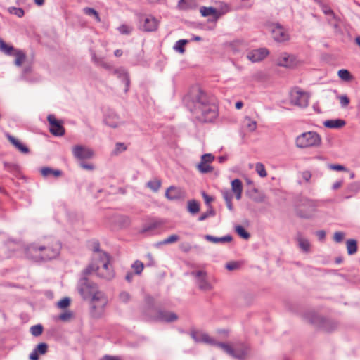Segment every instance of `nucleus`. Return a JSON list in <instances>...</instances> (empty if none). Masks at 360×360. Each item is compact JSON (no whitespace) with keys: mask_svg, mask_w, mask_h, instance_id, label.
Instances as JSON below:
<instances>
[{"mask_svg":"<svg viewBox=\"0 0 360 360\" xmlns=\"http://www.w3.org/2000/svg\"><path fill=\"white\" fill-rule=\"evenodd\" d=\"M118 30L122 34H129L131 33L132 28L127 25H122L118 27Z\"/></svg>","mask_w":360,"mask_h":360,"instance_id":"nucleus-51","label":"nucleus"},{"mask_svg":"<svg viewBox=\"0 0 360 360\" xmlns=\"http://www.w3.org/2000/svg\"><path fill=\"white\" fill-rule=\"evenodd\" d=\"M202 197L205 200V204L208 206V207H210V206H211L210 203L213 200V198L208 195L205 192L202 193Z\"/></svg>","mask_w":360,"mask_h":360,"instance_id":"nucleus-60","label":"nucleus"},{"mask_svg":"<svg viewBox=\"0 0 360 360\" xmlns=\"http://www.w3.org/2000/svg\"><path fill=\"white\" fill-rule=\"evenodd\" d=\"M61 243L53 238L29 244L25 248L27 259L34 262H46L56 259L60 252Z\"/></svg>","mask_w":360,"mask_h":360,"instance_id":"nucleus-3","label":"nucleus"},{"mask_svg":"<svg viewBox=\"0 0 360 360\" xmlns=\"http://www.w3.org/2000/svg\"><path fill=\"white\" fill-rule=\"evenodd\" d=\"M347 250L349 255H353L357 251V242L354 239L347 240Z\"/></svg>","mask_w":360,"mask_h":360,"instance_id":"nucleus-30","label":"nucleus"},{"mask_svg":"<svg viewBox=\"0 0 360 360\" xmlns=\"http://www.w3.org/2000/svg\"><path fill=\"white\" fill-rule=\"evenodd\" d=\"M132 269L134 270V273L136 274H141V272L143 270L144 264L143 262H141L139 260H136L134 262V264L131 266Z\"/></svg>","mask_w":360,"mask_h":360,"instance_id":"nucleus-40","label":"nucleus"},{"mask_svg":"<svg viewBox=\"0 0 360 360\" xmlns=\"http://www.w3.org/2000/svg\"><path fill=\"white\" fill-rule=\"evenodd\" d=\"M103 121L105 124L112 128L117 127L121 122L119 115L112 110L106 111Z\"/></svg>","mask_w":360,"mask_h":360,"instance_id":"nucleus-16","label":"nucleus"},{"mask_svg":"<svg viewBox=\"0 0 360 360\" xmlns=\"http://www.w3.org/2000/svg\"><path fill=\"white\" fill-rule=\"evenodd\" d=\"M186 106L200 122H212L218 117V106L205 92L198 89L185 98Z\"/></svg>","mask_w":360,"mask_h":360,"instance_id":"nucleus-1","label":"nucleus"},{"mask_svg":"<svg viewBox=\"0 0 360 360\" xmlns=\"http://www.w3.org/2000/svg\"><path fill=\"white\" fill-rule=\"evenodd\" d=\"M13 56H15V65L20 67L26 58L25 53L22 50L17 49Z\"/></svg>","mask_w":360,"mask_h":360,"instance_id":"nucleus-28","label":"nucleus"},{"mask_svg":"<svg viewBox=\"0 0 360 360\" xmlns=\"http://www.w3.org/2000/svg\"><path fill=\"white\" fill-rule=\"evenodd\" d=\"M313 323H319L320 327L326 332H332L338 328V323L333 320L326 319L321 317L316 316L312 320Z\"/></svg>","mask_w":360,"mask_h":360,"instance_id":"nucleus-12","label":"nucleus"},{"mask_svg":"<svg viewBox=\"0 0 360 360\" xmlns=\"http://www.w3.org/2000/svg\"><path fill=\"white\" fill-rule=\"evenodd\" d=\"M70 299L68 297H64L57 303V306L60 309H65L66 307H68L70 305Z\"/></svg>","mask_w":360,"mask_h":360,"instance_id":"nucleus-48","label":"nucleus"},{"mask_svg":"<svg viewBox=\"0 0 360 360\" xmlns=\"http://www.w3.org/2000/svg\"><path fill=\"white\" fill-rule=\"evenodd\" d=\"M188 42V40L186 39H180V40H178L174 46V49L180 53H184L185 52V48H184V46Z\"/></svg>","mask_w":360,"mask_h":360,"instance_id":"nucleus-33","label":"nucleus"},{"mask_svg":"<svg viewBox=\"0 0 360 360\" xmlns=\"http://www.w3.org/2000/svg\"><path fill=\"white\" fill-rule=\"evenodd\" d=\"M6 138L21 153L26 154L30 152L29 148L26 146L22 144L20 141H18L11 134H8L6 135Z\"/></svg>","mask_w":360,"mask_h":360,"instance_id":"nucleus-22","label":"nucleus"},{"mask_svg":"<svg viewBox=\"0 0 360 360\" xmlns=\"http://www.w3.org/2000/svg\"><path fill=\"white\" fill-rule=\"evenodd\" d=\"M200 12L201 15L204 17L211 15L212 18L211 19V21H217L220 17V13L213 7L202 6L200 8Z\"/></svg>","mask_w":360,"mask_h":360,"instance_id":"nucleus-19","label":"nucleus"},{"mask_svg":"<svg viewBox=\"0 0 360 360\" xmlns=\"http://www.w3.org/2000/svg\"><path fill=\"white\" fill-rule=\"evenodd\" d=\"M321 10L325 15L331 16L335 20H338V16L335 14L333 11L326 4H322Z\"/></svg>","mask_w":360,"mask_h":360,"instance_id":"nucleus-41","label":"nucleus"},{"mask_svg":"<svg viewBox=\"0 0 360 360\" xmlns=\"http://www.w3.org/2000/svg\"><path fill=\"white\" fill-rule=\"evenodd\" d=\"M255 169L261 177L264 178L267 176V172L265 169L264 165L262 163L257 162L255 165Z\"/></svg>","mask_w":360,"mask_h":360,"instance_id":"nucleus-43","label":"nucleus"},{"mask_svg":"<svg viewBox=\"0 0 360 360\" xmlns=\"http://www.w3.org/2000/svg\"><path fill=\"white\" fill-rule=\"evenodd\" d=\"M10 13L21 18L24 15L25 11L21 8L12 7L9 10Z\"/></svg>","mask_w":360,"mask_h":360,"instance_id":"nucleus-49","label":"nucleus"},{"mask_svg":"<svg viewBox=\"0 0 360 360\" xmlns=\"http://www.w3.org/2000/svg\"><path fill=\"white\" fill-rule=\"evenodd\" d=\"M295 58L292 55H289L287 53H283L281 55L277 60L278 66L290 68L295 65Z\"/></svg>","mask_w":360,"mask_h":360,"instance_id":"nucleus-17","label":"nucleus"},{"mask_svg":"<svg viewBox=\"0 0 360 360\" xmlns=\"http://www.w3.org/2000/svg\"><path fill=\"white\" fill-rule=\"evenodd\" d=\"M95 269L94 264H89L82 272V276L77 283V290L84 299H91L92 312L96 316H100L107 304V299L104 293L98 290L96 283L88 278Z\"/></svg>","mask_w":360,"mask_h":360,"instance_id":"nucleus-2","label":"nucleus"},{"mask_svg":"<svg viewBox=\"0 0 360 360\" xmlns=\"http://www.w3.org/2000/svg\"><path fill=\"white\" fill-rule=\"evenodd\" d=\"M196 280V284L198 287L204 291H208L212 290V286L210 283L207 281V274L203 271H193L191 273Z\"/></svg>","mask_w":360,"mask_h":360,"instance_id":"nucleus-9","label":"nucleus"},{"mask_svg":"<svg viewBox=\"0 0 360 360\" xmlns=\"http://www.w3.org/2000/svg\"><path fill=\"white\" fill-rule=\"evenodd\" d=\"M146 258L148 259V262L146 264L147 266H153L155 265V261L153 259V255L150 253H148L146 255Z\"/></svg>","mask_w":360,"mask_h":360,"instance_id":"nucleus-62","label":"nucleus"},{"mask_svg":"<svg viewBox=\"0 0 360 360\" xmlns=\"http://www.w3.org/2000/svg\"><path fill=\"white\" fill-rule=\"evenodd\" d=\"M316 212V206L313 201L304 200L297 209V214L304 219L311 218Z\"/></svg>","mask_w":360,"mask_h":360,"instance_id":"nucleus-8","label":"nucleus"},{"mask_svg":"<svg viewBox=\"0 0 360 360\" xmlns=\"http://www.w3.org/2000/svg\"><path fill=\"white\" fill-rule=\"evenodd\" d=\"M345 124V121L341 119L328 120L323 122L324 127L330 129H339L344 127Z\"/></svg>","mask_w":360,"mask_h":360,"instance_id":"nucleus-25","label":"nucleus"},{"mask_svg":"<svg viewBox=\"0 0 360 360\" xmlns=\"http://www.w3.org/2000/svg\"><path fill=\"white\" fill-rule=\"evenodd\" d=\"M221 192L226 202L232 200L233 195L229 190L224 189L222 190Z\"/></svg>","mask_w":360,"mask_h":360,"instance_id":"nucleus-54","label":"nucleus"},{"mask_svg":"<svg viewBox=\"0 0 360 360\" xmlns=\"http://www.w3.org/2000/svg\"><path fill=\"white\" fill-rule=\"evenodd\" d=\"M165 196L170 200H181L186 198V192L181 188L172 186L167 189Z\"/></svg>","mask_w":360,"mask_h":360,"instance_id":"nucleus-15","label":"nucleus"},{"mask_svg":"<svg viewBox=\"0 0 360 360\" xmlns=\"http://www.w3.org/2000/svg\"><path fill=\"white\" fill-rule=\"evenodd\" d=\"M158 20L152 17H146L143 20V29L146 32H153L156 30L158 28Z\"/></svg>","mask_w":360,"mask_h":360,"instance_id":"nucleus-20","label":"nucleus"},{"mask_svg":"<svg viewBox=\"0 0 360 360\" xmlns=\"http://www.w3.org/2000/svg\"><path fill=\"white\" fill-rule=\"evenodd\" d=\"M40 172L41 175L46 178L50 176H53L56 178H58L60 176H62L63 172L60 169H54L49 167H44L40 169Z\"/></svg>","mask_w":360,"mask_h":360,"instance_id":"nucleus-24","label":"nucleus"},{"mask_svg":"<svg viewBox=\"0 0 360 360\" xmlns=\"http://www.w3.org/2000/svg\"><path fill=\"white\" fill-rule=\"evenodd\" d=\"M328 167L333 170L336 171H346L347 169L341 165H329Z\"/></svg>","mask_w":360,"mask_h":360,"instance_id":"nucleus-59","label":"nucleus"},{"mask_svg":"<svg viewBox=\"0 0 360 360\" xmlns=\"http://www.w3.org/2000/svg\"><path fill=\"white\" fill-rule=\"evenodd\" d=\"M179 239V236H177L176 234H172V235L169 236V237H167V238L164 239L163 240L159 242L157 244V246L160 245H167V244H169V243H173L176 242Z\"/></svg>","mask_w":360,"mask_h":360,"instance_id":"nucleus-39","label":"nucleus"},{"mask_svg":"<svg viewBox=\"0 0 360 360\" xmlns=\"http://www.w3.org/2000/svg\"><path fill=\"white\" fill-rule=\"evenodd\" d=\"M273 39L277 42H285L290 39L286 30L280 24H276L271 30Z\"/></svg>","mask_w":360,"mask_h":360,"instance_id":"nucleus-10","label":"nucleus"},{"mask_svg":"<svg viewBox=\"0 0 360 360\" xmlns=\"http://www.w3.org/2000/svg\"><path fill=\"white\" fill-rule=\"evenodd\" d=\"M338 99L340 100V105L342 108L347 107L349 103V98L347 95L339 96Z\"/></svg>","mask_w":360,"mask_h":360,"instance_id":"nucleus-52","label":"nucleus"},{"mask_svg":"<svg viewBox=\"0 0 360 360\" xmlns=\"http://www.w3.org/2000/svg\"><path fill=\"white\" fill-rule=\"evenodd\" d=\"M321 143V136L313 131L303 132L295 139V146L298 148L319 147Z\"/></svg>","mask_w":360,"mask_h":360,"instance_id":"nucleus-5","label":"nucleus"},{"mask_svg":"<svg viewBox=\"0 0 360 360\" xmlns=\"http://www.w3.org/2000/svg\"><path fill=\"white\" fill-rule=\"evenodd\" d=\"M188 210L193 214L198 213L200 210L199 203L195 200H189L188 202Z\"/></svg>","mask_w":360,"mask_h":360,"instance_id":"nucleus-32","label":"nucleus"},{"mask_svg":"<svg viewBox=\"0 0 360 360\" xmlns=\"http://www.w3.org/2000/svg\"><path fill=\"white\" fill-rule=\"evenodd\" d=\"M198 169L202 174L212 172L213 171L212 166L202 160H200V162L198 165Z\"/></svg>","mask_w":360,"mask_h":360,"instance_id":"nucleus-34","label":"nucleus"},{"mask_svg":"<svg viewBox=\"0 0 360 360\" xmlns=\"http://www.w3.org/2000/svg\"><path fill=\"white\" fill-rule=\"evenodd\" d=\"M208 210L204 213H202L198 218V220L199 221H204L207 218H208L209 217H211V216H214L215 215V212L214 210H213L212 207V206H210V207H208Z\"/></svg>","mask_w":360,"mask_h":360,"instance_id":"nucleus-45","label":"nucleus"},{"mask_svg":"<svg viewBox=\"0 0 360 360\" xmlns=\"http://www.w3.org/2000/svg\"><path fill=\"white\" fill-rule=\"evenodd\" d=\"M83 11L87 15H93L97 22H101L99 14L94 8L86 7L83 9Z\"/></svg>","mask_w":360,"mask_h":360,"instance_id":"nucleus-35","label":"nucleus"},{"mask_svg":"<svg viewBox=\"0 0 360 360\" xmlns=\"http://www.w3.org/2000/svg\"><path fill=\"white\" fill-rule=\"evenodd\" d=\"M0 50L8 56H13L17 49L13 46L6 44L4 41L0 38Z\"/></svg>","mask_w":360,"mask_h":360,"instance_id":"nucleus-26","label":"nucleus"},{"mask_svg":"<svg viewBox=\"0 0 360 360\" xmlns=\"http://www.w3.org/2000/svg\"><path fill=\"white\" fill-rule=\"evenodd\" d=\"M269 54V51L266 48H259L249 51L247 58L252 63H257L264 60Z\"/></svg>","mask_w":360,"mask_h":360,"instance_id":"nucleus-13","label":"nucleus"},{"mask_svg":"<svg viewBox=\"0 0 360 360\" xmlns=\"http://www.w3.org/2000/svg\"><path fill=\"white\" fill-rule=\"evenodd\" d=\"M160 226V223L155 221H152V222H150L148 224H145L141 232V233H147V232H150V231H153L154 230H155L157 228H158L159 226Z\"/></svg>","mask_w":360,"mask_h":360,"instance_id":"nucleus-31","label":"nucleus"},{"mask_svg":"<svg viewBox=\"0 0 360 360\" xmlns=\"http://www.w3.org/2000/svg\"><path fill=\"white\" fill-rule=\"evenodd\" d=\"M115 73H117L118 75V77L122 78L123 82H124V84L126 85L125 91H127L128 88L129 86V84H130L129 74L124 70H117L115 71Z\"/></svg>","mask_w":360,"mask_h":360,"instance_id":"nucleus-29","label":"nucleus"},{"mask_svg":"<svg viewBox=\"0 0 360 360\" xmlns=\"http://www.w3.org/2000/svg\"><path fill=\"white\" fill-rule=\"evenodd\" d=\"M309 94L298 87L290 91V102L292 105L301 108H305L309 105Z\"/></svg>","mask_w":360,"mask_h":360,"instance_id":"nucleus-7","label":"nucleus"},{"mask_svg":"<svg viewBox=\"0 0 360 360\" xmlns=\"http://www.w3.org/2000/svg\"><path fill=\"white\" fill-rule=\"evenodd\" d=\"M245 120L248 121L246 124V127L248 131H254L257 129V122L252 120L250 117H247Z\"/></svg>","mask_w":360,"mask_h":360,"instance_id":"nucleus-47","label":"nucleus"},{"mask_svg":"<svg viewBox=\"0 0 360 360\" xmlns=\"http://www.w3.org/2000/svg\"><path fill=\"white\" fill-rule=\"evenodd\" d=\"M297 240L299 244V247L305 252H308L310 249V243L307 238L302 236L300 233L297 234Z\"/></svg>","mask_w":360,"mask_h":360,"instance_id":"nucleus-27","label":"nucleus"},{"mask_svg":"<svg viewBox=\"0 0 360 360\" xmlns=\"http://www.w3.org/2000/svg\"><path fill=\"white\" fill-rule=\"evenodd\" d=\"M147 186L153 191L157 192L161 186V181L160 179H154L147 183Z\"/></svg>","mask_w":360,"mask_h":360,"instance_id":"nucleus-37","label":"nucleus"},{"mask_svg":"<svg viewBox=\"0 0 360 360\" xmlns=\"http://www.w3.org/2000/svg\"><path fill=\"white\" fill-rule=\"evenodd\" d=\"M231 191L234 193L236 198L238 200H240L243 192V184L242 181L236 179L231 181Z\"/></svg>","mask_w":360,"mask_h":360,"instance_id":"nucleus-21","label":"nucleus"},{"mask_svg":"<svg viewBox=\"0 0 360 360\" xmlns=\"http://www.w3.org/2000/svg\"><path fill=\"white\" fill-rule=\"evenodd\" d=\"M92 250L94 252L97 253V257L99 258V261L102 260V253H106L100 250V244L98 241L93 243Z\"/></svg>","mask_w":360,"mask_h":360,"instance_id":"nucleus-46","label":"nucleus"},{"mask_svg":"<svg viewBox=\"0 0 360 360\" xmlns=\"http://www.w3.org/2000/svg\"><path fill=\"white\" fill-rule=\"evenodd\" d=\"M204 238L207 241L212 242L213 243H229L233 240L232 236L230 235H226L222 237H216L211 235H205Z\"/></svg>","mask_w":360,"mask_h":360,"instance_id":"nucleus-23","label":"nucleus"},{"mask_svg":"<svg viewBox=\"0 0 360 360\" xmlns=\"http://www.w3.org/2000/svg\"><path fill=\"white\" fill-rule=\"evenodd\" d=\"M157 320L163 322H174L178 319V316L174 313L164 310L158 312Z\"/></svg>","mask_w":360,"mask_h":360,"instance_id":"nucleus-18","label":"nucleus"},{"mask_svg":"<svg viewBox=\"0 0 360 360\" xmlns=\"http://www.w3.org/2000/svg\"><path fill=\"white\" fill-rule=\"evenodd\" d=\"M190 335L195 342H205L207 344L216 345L223 349L229 355L238 359H244L247 354L245 351H237L226 343L217 342L213 338L210 337L208 334L205 333L192 330L190 333Z\"/></svg>","mask_w":360,"mask_h":360,"instance_id":"nucleus-4","label":"nucleus"},{"mask_svg":"<svg viewBox=\"0 0 360 360\" xmlns=\"http://www.w3.org/2000/svg\"><path fill=\"white\" fill-rule=\"evenodd\" d=\"M79 165L82 168L86 170H93L94 169V167L92 164H89L84 162H80Z\"/></svg>","mask_w":360,"mask_h":360,"instance_id":"nucleus-61","label":"nucleus"},{"mask_svg":"<svg viewBox=\"0 0 360 360\" xmlns=\"http://www.w3.org/2000/svg\"><path fill=\"white\" fill-rule=\"evenodd\" d=\"M30 332L33 336L37 337L42 333L43 326L41 324L34 325L30 328Z\"/></svg>","mask_w":360,"mask_h":360,"instance_id":"nucleus-42","label":"nucleus"},{"mask_svg":"<svg viewBox=\"0 0 360 360\" xmlns=\"http://www.w3.org/2000/svg\"><path fill=\"white\" fill-rule=\"evenodd\" d=\"M316 235L317 236L319 240H323L326 237V232L323 230L318 231H316Z\"/></svg>","mask_w":360,"mask_h":360,"instance_id":"nucleus-63","label":"nucleus"},{"mask_svg":"<svg viewBox=\"0 0 360 360\" xmlns=\"http://www.w3.org/2000/svg\"><path fill=\"white\" fill-rule=\"evenodd\" d=\"M240 46L245 47L243 42L240 41H233L231 44V48L233 49V51L235 53L240 51L239 49V47H240Z\"/></svg>","mask_w":360,"mask_h":360,"instance_id":"nucleus-57","label":"nucleus"},{"mask_svg":"<svg viewBox=\"0 0 360 360\" xmlns=\"http://www.w3.org/2000/svg\"><path fill=\"white\" fill-rule=\"evenodd\" d=\"M120 300L123 303H127L131 298L129 292L126 291L121 292L119 295Z\"/></svg>","mask_w":360,"mask_h":360,"instance_id":"nucleus-50","label":"nucleus"},{"mask_svg":"<svg viewBox=\"0 0 360 360\" xmlns=\"http://www.w3.org/2000/svg\"><path fill=\"white\" fill-rule=\"evenodd\" d=\"M72 153L74 156L79 160L89 159L94 155V152L91 149L80 145H77L73 147Z\"/></svg>","mask_w":360,"mask_h":360,"instance_id":"nucleus-14","label":"nucleus"},{"mask_svg":"<svg viewBox=\"0 0 360 360\" xmlns=\"http://www.w3.org/2000/svg\"><path fill=\"white\" fill-rule=\"evenodd\" d=\"M30 360H38L39 359V354L36 352L35 349L30 354Z\"/></svg>","mask_w":360,"mask_h":360,"instance_id":"nucleus-64","label":"nucleus"},{"mask_svg":"<svg viewBox=\"0 0 360 360\" xmlns=\"http://www.w3.org/2000/svg\"><path fill=\"white\" fill-rule=\"evenodd\" d=\"M47 120L50 124V132L57 136H61L65 134V129L61 122L56 119L54 115H49Z\"/></svg>","mask_w":360,"mask_h":360,"instance_id":"nucleus-11","label":"nucleus"},{"mask_svg":"<svg viewBox=\"0 0 360 360\" xmlns=\"http://www.w3.org/2000/svg\"><path fill=\"white\" fill-rule=\"evenodd\" d=\"M100 264H93L95 269L93 273L102 278L110 280L114 277V271L110 268V256L108 253H102V260L99 261Z\"/></svg>","mask_w":360,"mask_h":360,"instance_id":"nucleus-6","label":"nucleus"},{"mask_svg":"<svg viewBox=\"0 0 360 360\" xmlns=\"http://www.w3.org/2000/svg\"><path fill=\"white\" fill-rule=\"evenodd\" d=\"M34 349L39 354H45L48 351V345L45 342H41Z\"/></svg>","mask_w":360,"mask_h":360,"instance_id":"nucleus-44","label":"nucleus"},{"mask_svg":"<svg viewBox=\"0 0 360 360\" xmlns=\"http://www.w3.org/2000/svg\"><path fill=\"white\" fill-rule=\"evenodd\" d=\"M236 232L243 238L248 239L250 237V233L240 225L235 227Z\"/></svg>","mask_w":360,"mask_h":360,"instance_id":"nucleus-38","label":"nucleus"},{"mask_svg":"<svg viewBox=\"0 0 360 360\" xmlns=\"http://www.w3.org/2000/svg\"><path fill=\"white\" fill-rule=\"evenodd\" d=\"M189 2H192L193 0H179L178 2V6L181 9H188L190 8Z\"/></svg>","mask_w":360,"mask_h":360,"instance_id":"nucleus-58","label":"nucleus"},{"mask_svg":"<svg viewBox=\"0 0 360 360\" xmlns=\"http://www.w3.org/2000/svg\"><path fill=\"white\" fill-rule=\"evenodd\" d=\"M72 316H73V314L71 311H66L62 313L61 314H60L59 319L63 321H68L72 317Z\"/></svg>","mask_w":360,"mask_h":360,"instance_id":"nucleus-53","label":"nucleus"},{"mask_svg":"<svg viewBox=\"0 0 360 360\" xmlns=\"http://www.w3.org/2000/svg\"><path fill=\"white\" fill-rule=\"evenodd\" d=\"M339 77L346 82L350 81L352 78L351 73L346 69H341L338 71Z\"/></svg>","mask_w":360,"mask_h":360,"instance_id":"nucleus-36","label":"nucleus"},{"mask_svg":"<svg viewBox=\"0 0 360 360\" xmlns=\"http://www.w3.org/2000/svg\"><path fill=\"white\" fill-rule=\"evenodd\" d=\"M344 237H345V233L343 232H341V231H336L335 233H334V236H333V240L336 242V243H341L343 239H344Z\"/></svg>","mask_w":360,"mask_h":360,"instance_id":"nucleus-56","label":"nucleus"},{"mask_svg":"<svg viewBox=\"0 0 360 360\" xmlns=\"http://www.w3.org/2000/svg\"><path fill=\"white\" fill-rule=\"evenodd\" d=\"M214 157L211 153H206L202 155L200 160L210 165V163H211L214 160Z\"/></svg>","mask_w":360,"mask_h":360,"instance_id":"nucleus-55","label":"nucleus"}]
</instances>
